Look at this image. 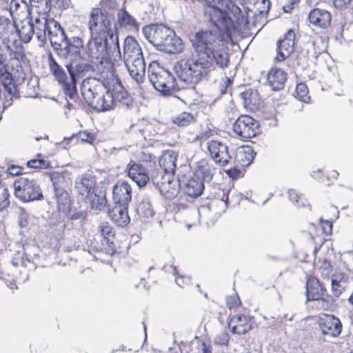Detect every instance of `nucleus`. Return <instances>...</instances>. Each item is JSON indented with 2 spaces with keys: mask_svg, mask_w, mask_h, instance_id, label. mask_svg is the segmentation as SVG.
Returning a JSON list of instances; mask_svg holds the SVG:
<instances>
[{
  "mask_svg": "<svg viewBox=\"0 0 353 353\" xmlns=\"http://www.w3.org/2000/svg\"><path fill=\"white\" fill-rule=\"evenodd\" d=\"M209 20L218 31L201 30L190 39L194 54L182 59L174 65L179 79L188 84H196L217 65L225 68L230 63L225 37L231 39L249 23L248 12L230 1L224 10L212 7L209 11Z\"/></svg>",
  "mask_w": 353,
  "mask_h": 353,
  "instance_id": "obj_1",
  "label": "nucleus"
},
{
  "mask_svg": "<svg viewBox=\"0 0 353 353\" xmlns=\"http://www.w3.org/2000/svg\"><path fill=\"white\" fill-rule=\"evenodd\" d=\"M26 59V55L21 50H13L8 45L4 48L0 47V83L4 90L3 109L10 107L14 99L20 98L18 85L26 79L22 66Z\"/></svg>",
  "mask_w": 353,
  "mask_h": 353,
  "instance_id": "obj_2",
  "label": "nucleus"
},
{
  "mask_svg": "<svg viewBox=\"0 0 353 353\" xmlns=\"http://www.w3.org/2000/svg\"><path fill=\"white\" fill-rule=\"evenodd\" d=\"M74 191L77 199L89 203L92 210L101 211L107 205L105 190L97 186L94 177L90 174L79 175L76 179Z\"/></svg>",
  "mask_w": 353,
  "mask_h": 353,
  "instance_id": "obj_3",
  "label": "nucleus"
},
{
  "mask_svg": "<svg viewBox=\"0 0 353 353\" xmlns=\"http://www.w3.org/2000/svg\"><path fill=\"white\" fill-rule=\"evenodd\" d=\"M132 97L123 86L121 81L116 79L112 81L105 93H103L99 99L94 103L92 108L98 112L108 111L114 109L116 106L125 109L133 107Z\"/></svg>",
  "mask_w": 353,
  "mask_h": 353,
  "instance_id": "obj_4",
  "label": "nucleus"
},
{
  "mask_svg": "<svg viewBox=\"0 0 353 353\" xmlns=\"http://www.w3.org/2000/svg\"><path fill=\"white\" fill-rule=\"evenodd\" d=\"M87 54L92 62L103 63L110 57L121 54L118 35L97 36L91 35L87 44Z\"/></svg>",
  "mask_w": 353,
  "mask_h": 353,
  "instance_id": "obj_5",
  "label": "nucleus"
},
{
  "mask_svg": "<svg viewBox=\"0 0 353 353\" xmlns=\"http://www.w3.org/2000/svg\"><path fill=\"white\" fill-rule=\"evenodd\" d=\"M74 43L72 49L67 51L59 58L64 61L65 67L71 77V86L73 91H75L76 97L77 93V78L83 77L88 72L94 70L93 66L88 63L81 62V50L83 48V41L76 46Z\"/></svg>",
  "mask_w": 353,
  "mask_h": 353,
  "instance_id": "obj_6",
  "label": "nucleus"
},
{
  "mask_svg": "<svg viewBox=\"0 0 353 353\" xmlns=\"http://www.w3.org/2000/svg\"><path fill=\"white\" fill-rule=\"evenodd\" d=\"M148 76L154 89L163 96L172 95L177 90L174 75L157 61H152L149 64Z\"/></svg>",
  "mask_w": 353,
  "mask_h": 353,
  "instance_id": "obj_7",
  "label": "nucleus"
},
{
  "mask_svg": "<svg viewBox=\"0 0 353 353\" xmlns=\"http://www.w3.org/2000/svg\"><path fill=\"white\" fill-rule=\"evenodd\" d=\"M47 28V37L58 57L71 50L74 43H77V46L83 41L79 37L69 38L61 24L53 18L48 19Z\"/></svg>",
  "mask_w": 353,
  "mask_h": 353,
  "instance_id": "obj_8",
  "label": "nucleus"
},
{
  "mask_svg": "<svg viewBox=\"0 0 353 353\" xmlns=\"http://www.w3.org/2000/svg\"><path fill=\"white\" fill-rule=\"evenodd\" d=\"M114 14L112 12L99 8H92L89 18V30L91 35H118L116 29L112 28L114 22Z\"/></svg>",
  "mask_w": 353,
  "mask_h": 353,
  "instance_id": "obj_9",
  "label": "nucleus"
},
{
  "mask_svg": "<svg viewBox=\"0 0 353 353\" xmlns=\"http://www.w3.org/2000/svg\"><path fill=\"white\" fill-rule=\"evenodd\" d=\"M150 181L159 190L161 195L168 199L176 196L181 187L180 181L175 179L174 174L157 167L151 172Z\"/></svg>",
  "mask_w": 353,
  "mask_h": 353,
  "instance_id": "obj_10",
  "label": "nucleus"
},
{
  "mask_svg": "<svg viewBox=\"0 0 353 353\" xmlns=\"http://www.w3.org/2000/svg\"><path fill=\"white\" fill-rule=\"evenodd\" d=\"M14 194L23 203L42 201L43 195L37 181L28 176H19L13 183Z\"/></svg>",
  "mask_w": 353,
  "mask_h": 353,
  "instance_id": "obj_11",
  "label": "nucleus"
},
{
  "mask_svg": "<svg viewBox=\"0 0 353 353\" xmlns=\"http://www.w3.org/2000/svg\"><path fill=\"white\" fill-rule=\"evenodd\" d=\"M307 301H317L321 303V307L323 310H327L335 303V299L326 293L327 290L323 288L320 281L315 277L310 276L306 282Z\"/></svg>",
  "mask_w": 353,
  "mask_h": 353,
  "instance_id": "obj_12",
  "label": "nucleus"
},
{
  "mask_svg": "<svg viewBox=\"0 0 353 353\" xmlns=\"http://www.w3.org/2000/svg\"><path fill=\"white\" fill-rule=\"evenodd\" d=\"M48 63L50 72L59 84L62 86L64 94L74 101L77 99L75 91L71 86V77L68 79L65 70L57 63L51 52L48 53Z\"/></svg>",
  "mask_w": 353,
  "mask_h": 353,
  "instance_id": "obj_13",
  "label": "nucleus"
},
{
  "mask_svg": "<svg viewBox=\"0 0 353 353\" xmlns=\"http://www.w3.org/2000/svg\"><path fill=\"white\" fill-rule=\"evenodd\" d=\"M171 30L172 28L163 23H152L142 28L144 37L159 51H161L167 37L171 35Z\"/></svg>",
  "mask_w": 353,
  "mask_h": 353,
  "instance_id": "obj_14",
  "label": "nucleus"
},
{
  "mask_svg": "<svg viewBox=\"0 0 353 353\" xmlns=\"http://www.w3.org/2000/svg\"><path fill=\"white\" fill-rule=\"evenodd\" d=\"M233 131L242 139H249L261 133L259 123L248 115H241L233 124Z\"/></svg>",
  "mask_w": 353,
  "mask_h": 353,
  "instance_id": "obj_15",
  "label": "nucleus"
},
{
  "mask_svg": "<svg viewBox=\"0 0 353 353\" xmlns=\"http://www.w3.org/2000/svg\"><path fill=\"white\" fill-rule=\"evenodd\" d=\"M208 150L211 159L221 166H225L230 163L231 156L228 146L218 140H211L208 143Z\"/></svg>",
  "mask_w": 353,
  "mask_h": 353,
  "instance_id": "obj_16",
  "label": "nucleus"
},
{
  "mask_svg": "<svg viewBox=\"0 0 353 353\" xmlns=\"http://www.w3.org/2000/svg\"><path fill=\"white\" fill-rule=\"evenodd\" d=\"M319 326L323 335L337 337L342 331L340 319L332 314H324L319 317Z\"/></svg>",
  "mask_w": 353,
  "mask_h": 353,
  "instance_id": "obj_17",
  "label": "nucleus"
},
{
  "mask_svg": "<svg viewBox=\"0 0 353 353\" xmlns=\"http://www.w3.org/2000/svg\"><path fill=\"white\" fill-rule=\"evenodd\" d=\"M109 86L99 81H94V83H88V85L83 84L81 88L82 95L88 105L93 107L94 103H97L101 95L105 92Z\"/></svg>",
  "mask_w": 353,
  "mask_h": 353,
  "instance_id": "obj_18",
  "label": "nucleus"
},
{
  "mask_svg": "<svg viewBox=\"0 0 353 353\" xmlns=\"http://www.w3.org/2000/svg\"><path fill=\"white\" fill-rule=\"evenodd\" d=\"M295 33L290 29L284 34V37L277 41L276 56L275 60L283 61L288 58L294 50Z\"/></svg>",
  "mask_w": 353,
  "mask_h": 353,
  "instance_id": "obj_19",
  "label": "nucleus"
},
{
  "mask_svg": "<svg viewBox=\"0 0 353 353\" xmlns=\"http://www.w3.org/2000/svg\"><path fill=\"white\" fill-rule=\"evenodd\" d=\"M126 170H128V176L134 181L139 188L145 186L146 184L150 182V176L147 169L142 164L130 160L127 165Z\"/></svg>",
  "mask_w": 353,
  "mask_h": 353,
  "instance_id": "obj_20",
  "label": "nucleus"
},
{
  "mask_svg": "<svg viewBox=\"0 0 353 353\" xmlns=\"http://www.w3.org/2000/svg\"><path fill=\"white\" fill-rule=\"evenodd\" d=\"M114 204L128 206L132 199V188L125 181H118L112 188Z\"/></svg>",
  "mask_w": 353,
  "mask_h": 353,
  "instance_id": "obj_21",
  "label": "nucleus"
},
{
  "mask_svg": "<svg viewBox=\"0 0 353 353\" xmlns=\"http://www.w3.org/2000/svg\"><path fill=\"white\" fill-rule=\"evenodd\" d=\"M125 65L130 75L137 83L143 81L145 72V63L143 57L125 61Z\"/></svg>",
  "mask_w": 353,
  "mask_h": 353,
  "instance_id": "obj_22",
  "label": "nucleus"
},
{
  "mask_svg": "<svg viewBox=\"0 0 353 353\" xmlns=\"http://www.w3.org/2000/svg\"><path fill=\"white\" fill-rule=\"evenodd\" d=\"M216 172V168L212 163L205 159H202L196 163L193 174L201 179L203 183H209L212 181Z\"/></svg>",
  "mask_w": 353,
  "mask_h": 353,
  "instance_id": "obj_23",
  "label": "nucleus"
},
{
  "mask_svg": "<svg viewBox=\"0 0 353 353\" xmlns=\"http://www.w3.org/2000/svg\"><path fill=\"white\" fill-rule=\"evenodd\" d=\"M99 230L102 236L101 244L107 253H114L116 251L114 239L115 232L112 226L108 222H103L99 226Z\"/></svg>",
  "mask_w": 353,
  "mask_h": 353,
  "instance_id": "obj_24",
  "label": "nucleus"
},
{
  "mask_svg": "<svg viewBox=\"0 0 353 353\" xmlns=\"http://www.w3.org/2000/svg\"><path fill=\"white\" fill-rule=\"evenodd\" d=\"M128 206L114 204L112 208H108V216L118 226H126L130 221L128 215Z\"/></svg>",
  "mask_w": 353,
  "mask_h": 353,
  "instance_id": "obj_25",
  "label": "nucleus"
},
{
  "mask_svg": "<svg viewBox=\"0 0 353 353\" xmlns=\"http://www.w3.org/2000/svg\"><path fill=\"white\" fill-rule=\"evenodd\" d=\"M250 318L244 314L234 315L228 323V326L233 334L239 335L245 334L248 332L252 325L250 324Z\"/></svg>",
  "mask_w": 353,
  "mask_h": 353,
  "instance_id": "obj_26",
  "label": "nucleus"
},
{
  "mask_svg": "<svg viewBox=\"0 0 353 353\" xmlns=\"http://www.w3.org/2000/svg\"><path fill=\"white\" fill-rule=\"evenodd\" d=\"M15 38L18 37L24 43H29L34 35V23L32 18L26 17L17 23Z\"/></svg>",
  "mask_w": 353,
  "mask_h": 353,
  "instance_id": "obj_27",
  "label": "nucleus"
},
{
  "mask_svg": "<svg viewBox=\"0 0 353 353\" xmlns=\"http://www.w3.org/2000/svg\"><path fill=\"white\" fill-rule=\"evenodd\" d=\"M308 19L313 25L325 29L330 25L332 15L330 12L326 10L314 8L310 12Z\"/></svg>",
  "mask_w": 353,
  "mask_h": 353,
  "instance_id": "obj_28",
  "label": "nucleus"
},
{
  "mask_svg": "<svg viewBox=\"0 0 353 353\" xmlns=\"http://www.w3.org/2000/svg\"><path fill=\"white\" fill-rule=\"evenodd\" d=\"M170 34L167 37L161 52L167 54H179L182 52L184 50V43L182 39L176 34L173 29H172Z\"/></svg>",
  "mask_w": 353,
  "mask_h": 353,
  "instance_id": "obj_29",
  "label": "nucleus"
},
{
  "mask_svg": "<svg viewBox=\"0 0 353 353\" xmlns=\"http://www.w3.org/2000/svg\"><path fill=\"white\" fill-rule=\"evenodd\" d=\"M143 57L141 48L134 39L132 36H128L124 40L123 44V59L124 61Z\"/></svg>",
  "mask_w": 353,
  "mask_h": 353,
  "instance_id": "obj_30",
  "label": "nucleus"
},
{
  "mask_svg": "<svg viewBox=\"0 0 353 353\" xmlns=\"http://www.w3.org/2000/svg\"><path fill=\"white\" fill-rule=\"evenodd\" d=\"M288 74L282 69L272 68L268 74V81L272 90L283 89L287 81Z\"/></svg>",
  "mask_w": 353,
  "mask_h": 353,
  "instance_id": "obj_31",
  "label": "nucleus"
},
{
  "mask_svg": "<svg viewBox=\"0 0 353 353\" xmlns=\"http://www.w3.org/2000/svg\"><path fill=\"white\" fill-rule=\"evenodd\" d=\"M204 188L203 181L193 174L184 183L183 190L188 196L196 198L203 193Z\"/></svg>",
  "mask_w": 353,
  "mask_h": 353,
  "instance_id": "obj_32",
  "label": "nucleus"
},
{
  "mask_svg": "<svg viewBox=\"0 0 353 353\" xmlns=\"http://www.w3.org/2000/svg\"><path fill=\"white\" fill-rule=\"evenodd\" d=\"M17 23L5 16H0V38L3 40H15Z\"/></svg>",
  "mask_w": 353,
  "mask_h": 353,
  "instance_id": "obj_33",
  "label": "nucleus"
},
{
  "mask_svg": "<svg viewBox=\"0 0 353 353\" xmlns=\"http://www.w3.org/2000/svg\"><path fill=\"white\" fill-rule=\"evenodd\" d=\"M177 154L173 151H166L159 157L158 168H162L165 172L174 174Z\"/></svg>",
  "mask_w": 353,
  "mask_h": 353,
  "instance_id": "obj_34",
  "label": "nucleus"
},
{
  "mask_svg": "<svg viewBox=\"0 0 353 353\" xmlns=\"http://www.w3.org/2000/svg\"><path fill=\"white\" fill-rule=\"evenodd\" d=\"M118 25L130 30L137 31L139 25L137 20L125 9H121L117 13Z\"/></svg>",
  "mask_w": 353,
  "mask_h": 353,
  "instance_id": "obj_35",
  "label": "nucleus"
},
{
  "mask_svg": "<svg viewBox=\"0 0 353 353\" xmlns=\"http://www.w3.org/2000/svg\"><path fill=\"white\" fill-rule=\"evenodd\" d=\"M48 18L45 16L42 17L36 18L34 23V34H35L37 40L42 43H46L47 39Z\"/></svg>",
  "mask_w": 353,
  "mask_h": 353,
  "instance_id": "obj_36",
  "label": "nucleus"
},
{
  "mask_svg": "<svg viewBox=\"0 0 353 353\" xmlns=\"http://www.w3.org/2000/svg\"><path fill=\"white\" fill-rule=\"evenodd\" d=\"M54 198L57 202V210L60 212L68 210V208L71 206V199L65 189L54 191Z\"/></svg>",
  "mask_w": 353,
  "mask_h": 353,
  "instance_id": "obj_37",
  "label": "nucleus"
},
{
  "mask_svg": "<svg viewBox=\"0 0 353 353\" xmlns=\"http://www.w3.org/2000/svg\"><path fill=\"white\" fill-rule=\"evenodd\" d=\"M256 153L250 146H243L237 151L236 161L243 167L248 166L253 161Z\"/></svg>",
  "mask_w": 353,
  "mask_h": 353,
  "instance_id": "obj_38",
  "label": "nucleus"
},
{
  "mask_svg": "<svg viewBox=\"0 0 353 353\" xmlns=\"http://www.w3.org/2000/svg\"><path fill=\"white\" fill-rule=\"evenodd\" d=\"M30 10L34 8L39 14L46 17L52 9L51 0H29Z\"/></svg>",
  "mask_w": 353,
  "mask_h": 353,
  "instance_id": "obj_39",
  "label": "nucleus"
},
{
  "mask_svg": "<svg viewBox=\"0 0 353 353\" xmlns=\"http://www.w3.org/2000/svg\"><path fill=\"white\" fill-rule=\"evenodd\" d=\"M172 122L179 127H186L195 122V117L193 114L183 112L171 118Z\"/></svg>",
  "mask_w": 353,
  "mask_h": 353,
  "instance_id": "obj_40",
  "label": "nucleus"
},
{
  "mask_svg": "<svg viewBox=\"0 0 353 353\" xmlns=\"http://www.w3.org/2000/svg\"><path fill=\"white\" fill-rule=\"evenodd\" d=\"M9 10L12 15L14 13L23 12L24 10L28 11L29 15L30 14V6L25 0H11Z\"/></svg>",
  "mask_w": 353,
  "mask_h": 353,
  "instance_id": "obj_41",
  "label": "nucleus"
},
{
  "mask_svg": "<svg viewBox=\"0 0 353 353\" xmlns=\"http://www.w3.org/2000/svg\"><path fill=\"white\" fill-rule=\"evenodd\" d=\"M50 176L53 185L54 191L58 190V189H65L67 181L63 174L59 172H53L50 174Z\"/></svg>",
  "mask_w": 353,
  "mask_h": 353,
  "instance_id": "obj_42",
  "label": "nucleus"
},
{
  "mask_svg": "<svg viewBox=\"0 0 353 353\" xmlns=\"http://www.w3.org/2000/svg\"><path fill=\"white\" fill-rule=\"evenodd\" d=\"M288 196L290 200L293 202L296 207L309 206L310 210H311L310 205L302 194H299L294 190H290L288 191Z\"/></svg>",
  "mask_w": 353,
  "mask_h": 353,
  "instance_id": "obj_43",
  "label": "nucleus"
},
{
  "mask_svg": "<svg viewBox=\"0 0 353 353\" xmlns=\"http://www.w3.org/2000/svg\"><path fill=\"white\" fill-rule=\"evenodd\" d=\"M10 193L6 183L0 182V210L10 205Z\"/></svg>",
  "mask_w": 353,
  "mask_h": 353,
  "instance_id": "obj_44",
  "label": "nucleus"
},
{
  "mask_svg": "<svg viewBox=\"0 0 353 353\" xmlns=\"http://www.w3.org/2000/svg\"><path fill=\"white\" fill-rule=\"evenodd\" d=\"M296 97L299 98L301 101L308 103L310 97L308 94V88L307 85L305 83H299L297 84L296 88Z\"/></svg>",
  "mask_w": 353,
  "mask_h": 353,
  "instance_id": "obj_45",
  "label": "nucleus"
},
{
  "mask_svg": "<svg viewBox=\"0 0 353 353\" xmlns=\"http://www.w3.org/2000/svg\"><path fill=\"white\" fill-rule=\"evenodd\" d=\"M62 213L70 220L76 221L79 219H83L85 218L86 214L82 210H77L71 206L68 208V210L63 212Z\"/></svg>",
  "mask_w": 353,
  "mask_h": 353,
  "instance_id": "obj_46",
  "label": "nucleus"
},
{
  "mask_svg": "<svg viewBox=\"0 0 353 353\" xmlns=\"http://www.w3.org/2000/svg\"><path fill=\"white\" fill-rule=\"evenodd\" d=\"M74 137H76L77 140H80L82 143H87L90 144H92L95 140V135L86 130L79 131L76 134H73L69 140H72Z\"/></svg>",
  "mask_w": 353,
  "mask_h": 353,
  "instance_id": "obj_47",
  "label": "nucleus"
},
{
  "mask_svg": "<svg viewBox=\"0 0 353 353\" xmlns=\"http://www.w3.org/2000/svg\"><path fill=\"white\" fill-rule=\"evenodd\" d=\"M230 334L227 330L221 331L214 338V343L218 345L228 346L230 341Z\"/></svg>",
  "mask_w": 353,
  "mask_h": 353,
  "instance_id": "obj_48",
  "label": "nucleus"
},
{
  "mask_svg": "<svg viewBox=\"0 0 353 353\" xmlns=\"http://www.w3.org/2000/svg\"><path fill=\"white\" fill-rule=\"evenodd\" d=\"M309 52L308 50H305L304 49L301 50L297 55L296 57V65L301 68L302 69H305L308 65L309 61Z\"/></svg>",
  "mask_w": 353,
  "mask_h": 353,
  "instance_id": "obj_49",
  "label": "nucleus"
},
{
  "mask_svg": "<svg viewBox=\"0 0 353 353\" xmlns=\"http://www.w3.org/2000/svg\"><path fill=\"white\" fill-rule=\"evenodd\" d=\"M27 166L31 168L46 169L50 167V163L42 159H34L28 161Z\"/></svg>",
  "mask_w": 353,
  "mask_h": 353,
  "instance_id": "obj_50",
  "label": "nucleus"
},
{
  "mask_svg": "<svg viewBox=\"0 0 353 353\" xmlns=\"http://www.w3.org/2000/svg\"><path fill=\"white\" fill-rule=\"evenodd\" d=\"M254 92L252 89H246L245 91L240 93L241 98L243 101L245 106H251L255 104L254 99H253Z\"/></svg>",
  "mask_w": 353,
  "mask_h": 353,
  "instance_id": "obj_51",
  "label": "nucleus"
},
{
  "mask_svg": "<svg viewBox=\"0 0 353 353\" xmlns=\"http://www.w3.org/2000/svg\"><path fill=\"white\" fill-rule=\"evenodd\" d=\"M332 285V293L333 295V298L334 297H339L341 294L346 289V283H339L335 282H331Z\"/></svg>",
  "mask_w": 353,
  "mask_h": 353,
  "instance_id": "obj_52",
  "label": "nucleus"
},
{
  "mask_svg": "<svg viewBox=\"0 0 353 353\" xmlns=\"http://www.w3.org/2000/svg\"><path fill=\"white\" fill-rule=\"evenodd\" d=\"M321 274L323 278H329L332 267L328 261H324L320 267Z\"/></svg>",
  "mask_w": 353,
  "mask_h": 353,
  "instance_id": "obj_53",
  "label": "nucleus"
},
{
  "mask_svg": "<svg viewBox=\"0 0 353 353\" xmlns=\"http://www.w3.org/2000/svg\"><path fill=\"white\" fill-rule=\"evenodd\" d=\"M139 210H141L144 214V216L147 217L152 216L154 214L150 203L148 202H142L139 205Z\"/></svg>",
  "mask_w": 353,
  "mask_h": 353,
  "instance_id": "obj_54",
  "label": "nucleus"
},
{
  "mask_svg": "<svg viewBox=\"0 0 353 353\" xmlns=\"http://www.w3.org/2000/svg\"><path fill=\"white\" fill-rule=\"evenodd\" d=\"M348 276L343 272L335 273L332 275L331 282L347 283Z\"/></svg>",
  "mask_w": 353,
  "mask_h": 353,
  "instance_id": "obj_55",
  "label": "nucleus"
},
{
  "mask_svg": "<svg viewBox=\"0 0 353 353\" xmlns=\"http://www.w3.org/2000/svg\"><path fill=\"white\" fill-rule=\"evenodd\" d=\"M101 9L112 12V10L116 9L117 3L116 0H102Z\"/></svg>",
  "mask_w": 353,
  "mask_h": 353,
  "instance_id": "obj_56",
  "label": "nucleus"
},
{
  "mask_svg": "<svg viewBox=\"0 0 353 353\" xmlns=\"http://www.w3.org/2000/svg\"><path fill=\"white\" fill-rule=\"evenodd\" d=\"M240 303V299L237 294L228 296L226 299V304L230 309L236 307Z\"/></svg>",
  "mask_w": 353,
  "mask_h": 353,
  "instance_id": "obj_57",
  "label": "nucleus"
},
{
  "mask_svg": "<svg viewBox=\"0 0 353 353\" xmlns=\"http://www.w3.org/2000/svg\"><path fill=\"white\" fill-rule=\"evenodd\" d=\"M232 85V80L230 78H225L223 83L220 85L219 92L221 95L225 94L228 92V88Z\"/></svg>",
  "mask_w": 353,
  "mask_h": 353,
  "instance_id": "obj_58",
  "label": "nucleus"
},
{
  "mask_svg": "<svg viewBox=\"0 0 353 353\" xmlns=\"http://www.w3.org/2000/svg\"><path fill=\"white\" fill-rule=\"evenodd\" d=\"M23 170V167L15 165H11L8 168V173L12 176H17L22 173Z\"/></svg>",
  "mask_w": 353,
  "mask_h": 353,
  "instance_id": "obj_59",
  "label": "nucleus"
},
{
  "mask_svg": "<svg viewBox=\"0 0 353 353\" xmlns=\"http://www.w3.org/2000/svg\"><path fill=\"white\" fill-rule=\"evenodd\" d=\"M350 0H333V4L335 8L339 10L347 9V6L350 5Z\"/></svg>",
  "mask_w": 353,
  "mask_h": 353,
  "instance_id": "obj_60",
  "label": "nucleus"
},
{
  "mask_svg": "<svg viewBox=\"0 0 353 353\" xmlns=\"http://www.w3.org/2000/svg\"><path fill=\"white\" fill-rule=\"evenodd\" d=\"M225 172L228 175L229 177L234 179H237L240 176L241 170L239 168H232L227 170L225 171Z\"/></svg>",
  "mask_w": 353,
  "mask_h": 353,
  "instance_id": "obj_61",
  "label": "nucleus"
},
{
  "mask_svg": "<svg viewBox=\"0 0 353 353\" xmlns=\"http://www.w3.org/2000/svg\"><path fill=\"white\" fill-rule=\"evenodd\" d=\"M19 225L21 228H26L28 226V220L26 214L21 215L19 220Z\"/></svg>",
  "mask_w": 353,
  "mask_h": 353,
  "instance_id": "obj_62",
  "label": "nucleus"
},
{
  "mask_svg": "<svg viewBox=\"0 0 353 353\" xmlns=\"http://www.w3.org/2000/svg\"><path fill=\"white\" fill-rule=\"evenodd\" d=\"M56 6L61 10H65L68 8V3L65 0H56V5L54 6Z\"/></svg>",
  "mask_w": 353,
  "mask_h": 353,
  "instance_id": "obj_63",
  "label": "nucleus"
},
{
  "mask_svg": "<svg viewBox=\"0 0 353 353\" xmlns=\"http://www.w3.org/2000/svg\"><path fill=\"white\" fill-rule=\"evenodd\" d=\"M325 225L323 227V230L325 233H329L332 231V223L329 221H325Z\"/></svg>",
  "mask_w": 353,
  "mask_h": 353,
  "instance_id": "obj_64",
  "label": "nucleus"
}]
</instances>
